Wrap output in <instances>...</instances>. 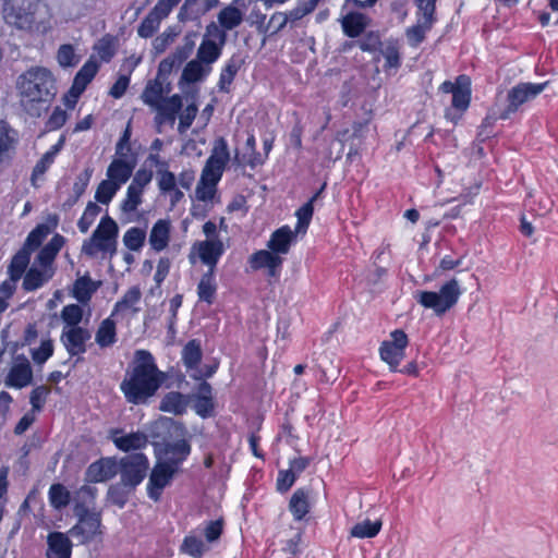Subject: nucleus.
Listing matches in <instances>:
<instances>
[{"mask_svg":"<svg viewBox=\"0 0 558 558\" xmlns=\"http://www.w3.org/2000/svg\"><path fill=\"white\" fill-rule=\"evenodd\" d=\"M134 364L130 377L121 383V390L129 402L145 403L160 387L162 373L158 371L153 355L145 350L135 352Z\"/></svg>","mask_w":558,"mask_h":558,"instance_id":"obj_1","label":"nucleus"},{"mask_svg":"<svg viewBox=\"0 0 558 558\" xmlns=\"http://www.w3.org/2000/svg\"><path fill=\"white\" fill-rule=\"evenodd\" d=\"M48 8L40 0H5L3 17L19 29L32 31L47 22Z\"/></svg>","mask_w":558,"mask_h":558,"instance_id":"obj_2","label":"nucleus"},{"mask_svg":"<svg viewBox=\"0 0 558 558\" xmlns=\"http://www.w3.org/2000/svg\"><path fill=\"white\" fill-rule=\"evenodd\" d=\"M21 95L31 102L49 101L56 94L54 80L44 68H32L19 78Z\"/></svg>","mask_w":558,"mask_h":558,"instance_id":"obj_3","label":"nucleus"},{"mask_svg":"<svg viewBox=\"0 0 558 558\" xmlns=\"http://www.w3.org/2000/svg\"><path fill=\"white\" fill-rule=\"evenodd\" d=\"M461 295L460 282L452 277L441 284L438 292L420 291L415 298L422 306L432 308L436 315L441 316L458 303Z\"/></svg>","mask_w":558,"mask_h":558,"instance_id":"obj_4","label":"nucleus"},{"mask_svg":"<svg viewBox=\"0 0 558 558\" xmlns=\"http://www.w3.org/2000/svg\"><path fill=\"white\" fill-rule=\"evenodd\" d=\"M118 232L117 222L109 216L102 217L90 239L84 241L82 252L90 257H94L97 252L113 255L117 252Z\"/></svg>","mask_w":558,"mask_h":558,"instance_id":"obj_5","label":"nucleus"},{"mask_svg":"<svg viewBox=\"0 0 558 558\" xmlns=\"http://www.w3.org/2000/svg\"><path fill=\"white\" fill-rule=\"evenodd\" d=\"M75 515L78 518L77 523L69 531L71 537L75 538L80 544L93 541L100 531V514L89 511L86 507L77 505L74 509Z\"/></svg>","mask_w":558,"mask_h":558,"instance_id":"obj_6","label":"nucleus"},{"mask_svg":"<svg viewBox=\"0 0 558 558\" xmlns=\"http://www.w3.org/2000/svg\"><path fill=\"white\" fill-rule=\"evenodd\" d=\"M148 460L143 453L125 456L118 462V473L121 474V483L134 488L146 476Z\"/></svg>","mask_w":558,"mask_h":558,"instance_id":"obj_7","label":"nucleus"},{"mask_svg":"<svg viewBox=\"0 0 558 558\" xmlns=\"http://www.w3.org/2000/svg\"><path fill=\"white\" fill-rule=\"evenodd\" d=\"M409 344L407 333L401 329L390 332V339L381 342L379 347V356L381 361L388 364L390 371H398V366L405 356V349Z\"/></svg>","mask_w":558,"mask_h":558,"instance_id":"obj_8","label":"nucleus"},{"mask_svg":"<svg viewBox=\"0 0 558 558\" xmlns=\"http://www.w3.org/2000/svg\"><path fill=\"white\" fill-rule=\"evenodd\" d=\"M547 83L542 84H533V83H521L517 86L512 87L508 92V101L509 105L506 109L500 111L501 119H508L509 116L518 110V108L526 101L534 99L537 95H539Z\"/></svg>","mask_w":558,"mask_h":558,"instance_id":"obj_9","label":"nucleus"},{"mask_svg":"<svg viewBox=\"0 0 558 558\" xmlns=\"http://www.w3.org/2000/svg\"><path fill=\"white\" fill-rule=\"evenodd\" d=\"M229 160L230 153L227 141L223 137H219L214 142L210 156L203 168V172L206 175L216 177L215 179H221Z\"/></svg>","mask_w":558,"mask_h":558,"instance_id":"obj_10","label":"nucleus"},{"mask_svg":"<svg viewBox=\"0 0 558 558\" xmlns=\"http://www.w3.org/2000/svg\"><path fill=\"white\" fill-rule=\"evenodd\" d=\"M90 332L80 326L63 328L61 333V342L65 347L70 355H78L86 352V342L90 339Z\"/></svg>","mask_w":558,"mask_h":558,"instance_id":"obj_11","label":"nucleus"},{"mask_svg":"<svg viewBox=\"0 0 558 558\" xmlns=\"http://www.w3.org/2000/svg\"><path fill=\"white\" fill-rule=\"evenodd\" d=\"M178 470L157 462L151 470L148 483V495L155 501L159 500L162 489L168 486Z\"/></svg>","mask_w":558,"mask_h":558,"instance_id":"obj_12","label":"nucleus"},{"mask_svg":"<svg viewBox=\"0 0 558 558\" xmlns=\"http://www.w3.org/2000/svg\"><path fill=\"white\" fill-rule=\"evenodd\" d=\"M365 129V123H355L353 124L352 130H344L343 132H341L338 138L331 143V147H339L336 158H339L341 156V153L343 151L345 144H349V157L357 154Z\"/></svg>","mask_w":558,"mask_h":558,"instance_id":"obj_13","label":"nucleus"},{"mask_svg":"<svg viewBox=\"0 0 558 558\" xmlns=\"http://www.w3.org/2000/svg\"><path fill=\"white\" fill-rule=\"evenodd\" d=\"M282 262L283 259L279 255L268 250H260L250 257V264L254 270L266 268L270 277L278 275Z\"/></svg>","mask_w":558,"mask_h":558,"instance_id":"obj_14","label":"nucleus"},{"mask_svg":"<svg viewBox=\"0 0 558 558\" xmlns=\"http://www.w3.org/2000/svg\"><path fill=\"white\" fill-rule=\"evenodd\" d=\"M191 446L185 440L168 442L159 462L178 470L179 464L190 454Z\"/></svg>","mask_w":558,"mask_h":558,"instance_id":"obj_15","label":"nucleus"},{"mask_svg":"<svg viewBox=\"0 0 558 558\" xmlns=\"http://www.w3.org/2000/svg\"><path fill=\"white\" fill-rule=\"evenodd\" d=\"M118 473V462L113 459H101L92 463L86 472L89 482L98 483L112 478Z\"/></svg>","mask_w":558,"mask_h":558,"instance_id":"obj_16","label":"nucleus"},{"mask_svg":"<svg viewBox=\"0 0 558 558\" xmlns=\"http://www.w3.org/2000/svg\"><path fill=\"white\" fill-rule=\"evenodd\" d=\"M47 558H70L72 544L66 534L52 532L47 536Z\"/></svg>","mask_w":558,"mask_h":558,"instance_id":"obj_17","label":"nucleus"},{"mask_svg":"<svg viewBox=\"0 0 558 558\" xmlns=\"http://www.w3.org/2000/svg\"><path fill=\"white\" fill-rule=\"evenodd\" d=\"M111 438L114 445L123 451L142 449L148 442L146 434L142 432L123 434L121 430H114Z\"/></svg>","mask_w":558,"mask_h":558,"instance_id":"obj_18","label":"nucleus"},{"mask_svg":"<svg viewBox=\"0 0 558 558\" xmlns=\"http://www.w3.org/2000/svg\"><path fill=\"white\" fill-rule=\"evenodd\" d=\"M201 260L209 266L208 271H215V266L223 253L222 242L219 240H207L197 244Z\"/></svg>","mask_w":558,"mask_h":558,"instance_id":"obj_19","label":"nucleus"},{"mask_svg":"<svg viewBox=\"0 0 558 558\" xmlns=\"http://www.w3.org/2000/svg\"><path fill=\"white\" fill-rule=\"evenodd\" d=\"M32 379L33 371L31 364L27 360L24 359L22 362L12 366L7 377L5 385L15 388H23L29 385Z\"/></svg>","mask_w":558,"mask_h":558,"instance_id":"obj_20","label":"nucleus"},{"mask_svg":"<svg viewBox=\"0 0 558 558\" xmlns=\"http://www.w3.org/2000/svg\"><path fill=\"white\" fill-rule=\"evenodd\" d=\"M296 233V230L293 232L289 227H282L272 233L267 246L276 255L287 254Z\"/></svg>","mask_w":558,"mask_h":558,"instance_id":"obj_21","label":"nucleus"},{"mask_svg":"<svg viewBox=\"0 0 558 558\" xmlns=\"http://www.w3.org/2000/svg\"><path fill=\"white\" fill-rule=\"evenodd\" d=\"M53 268H44L37 267L36 264L31 267L24 277L23 288L26 291H34L41 286H44L47 281H49L53 276Z\"/></svg>","mask_w":558,"mask_h":558,"instance_id":"obj_22","label":"nucleus"},{"mask_svg":"<svg viewBox=\"0 0 558 558\" xmlns=\"http://www.w3.org/2000/svg\"><path fill=\"white\" fill-rule=\"evenodd\" d=\"M98 71V63L89 59L76 73L72 84V95L80 97Z\"/></svg>","mask_w":558,"mask_h":558,"instance_id":"obj_23","label":"nucleus"},{"mask_svg":"<svg viewBox=\"0 0 558 558\" xmlns=\"http://www.w3.org/2000/svg\"><path fill=\"white\" fill-rule=\"evenodd\" d=\"M64 243L65 239L60 234H56L50 242L40 250L35 264L44 268H53V260Z\"/></svg>","mask_w":558,"mask_h":558,"instance_id":"obj_24","label":"nucleus"},{"mask_svg":"<svg viewBox=\"0 0 558 558\" xmlns=\"http://www.w3.org/2000/svg\"><path fill=\"white\" fill-rule=\"evenodd\" d=\"M239 2L240 0H233L231 4L225 7L217 15V22L227 32L234 29L243 22V13L235 7Z\"/></svg>","mask_w":558,"mask_h":558,"instance_id":"obj_25","label":"nucleus"},{"mask_svg":"<svg viewBox=\"0 0 558 558\" xmlns=\"http://www.w3.org/2000/svg\"><path fill=\"white\" fill-rule=\"evenodd\" d=\"M169 93L170 85L167 84L163 86L162 82H160L159 78H156L147 83L142 94V99L146 105L155 109L156 106L163 99V95Z\"/></svg>","mask_w":558,"mask_h":558,"instance_id":"obj_26","label":"nucleus"},{"mask_svg":"<svg viewBox=\"0 0 558 558\" xmlns=\"http://www.w3.org/2000/svg\"><path fill=\"white\" fill-rule=\"evenodd\" d=\"M134 166L123 159H114L107 169L108 180H112L119 187L132 175Z\"/></svg>","mask_w":558,"mask_h":558,"instance_id":"obj_27","label":"nucleus"},{"mask_svg":"<svg viewBox=\"0 0 558 558\" xmlns=\"http://www.w3.org/2000/svg\"><path fill=\"white\" fill-rule=\"evenodd\" d=\"M368 25V19L362 13H349L342 19V28L347 36L357 37Z\"/></svg>","mask_w":558,"mask_h":558,"instance_id":"obj_28","label":"nucleus"},{"mask_svg":"<svg viewBox=\"0 0 558 558\" xmlns=\"http://www.w3.org/2000/svg\"><path fill=\"white\" fill-rule=\"evenodd\" d=\"M187 401L185 397L177 391L168 392L161 400L159 410L174 415H181L186 411Z\"/></svg>","mask_w":558,"mask_h":558,"instance_id":"obj_29","label":"nucleus"},{"mask_svg":"<svg viewBox=\"0 0 558 558\" xmlns=\"http://www.w3.org/2000/svg\"><path fill=\"white\" fill-rule=\"evenodd\" d=\"M310 494L303 488L296 489L289 502V510L293 514L294 519L302 520L310 511Z\"/></svg>","mask_w":558,"mask_h":558,"instance_id":"obj_30","label":"nucleus"},{"mask_svg":"<svg viewBox=\"0 0 558 558\" xmlns=\"http://www.w3.org/2000/svg\"><path fill=\"white\" fill-rule=\"evenodd\" d=\"M471 81L466 75L458 76V87L452 95V106L460 110H465L470 104Z\"/></svg>","mask_w":558,"mask_h":558,"instance_id":"obj_31","label":"nucleus"},{"mask_svg":"<svg viewBox=\"0 0 558 558\" xmlns=\"http://www.w3.org/2000/svg\"><path fill=\"white\" fill-rule=\"evenodd\" d=\"M169 233H170V223L167 220H158L149 235V243L151 247L156 251L163 250L169 242Z\"/></svg>","mask_w":558,"mask_h":558,"instance_id":"obj_32","label":"nucleus"},{"mask_svg":"<svg viewBox=\"0 0 558 558\" xmlns=\"http://www.w3.org/2000/svg\"><path fill=\"white\" fill-rule=\"evenodd\" d=\"M211 71V66L204 64L197 59L186 63L181 80L186 83H195L205 78Z\"/></svg>","mask_w":558,"mask_h":558,"instance_id":"obj_33","label":"nucleus"},{"mask_svg":"<svg viewBox=\"0 0 558 558\" xmlns=\"http://www.w3.org/2000/svg\"><path fill=\"white\" fill-rule=\"evenodd\" d=\"M383 521L380 519L371 521L368 519L357 522L350 530V535L356 538L375 537L381 530Z\"/></svg>","mask_w":558,"mask_h":558,"instance_id":"obj_34","label":"nucleus"},{"mask_svg":"<svg viewBox=\"0 0 558 558\" xmlns=\"http://www.w3.org/2000/svg\"><path fill=\"white\" fill-rule=\"evenodd\" d=\"M215 178L216 177L206 175V173L202 171L201 179L195 190V196L198 201L208 202L214 198L217 183L220 180Z\"/></svg>","mask_w":558,"mask_h":558,"instance_id":"obj_35","label":"nucleus"},{"mask_svg":"<svg viewBox=\"0 0 558 558\" xmlns=\"http://www.w3.org/2000/svg\"><path fill=\"white\" fill-rule=\"evenodd\" d=\"M222 48L211 40H203L198 47L196 59L206 65L211 66L221 56Z\"/></svg>","mask_w":558,"mask_h":558,"instance_id":"obj_36","label":"nucleus"},{"mask_svg":"<svg viewBox=\"0 0 558 558\" xmlns=\"http://www.w3.org/2000/svg\"><path fill=\"white\" fill-rule=\"evenodd\" d=\"M98 286L88 276L80 277L74 283V296L78 302L86 303L96 292Z\"/></svg>","mask_w":558,"mask_h":558,"instance_id":"obj_37","label":"nucleus"},{"mask_svg":"<svg viewBox=\"0 0 558 558\" xmlns=\"http://www.w3.org/2000/svg\"><path fill=\"white\" fill-rule=\"evenodd\" d=\"M243 60L239 56H232L226 66L222 69L219 78L220 90L228 92V87L232 83L235 74L240 70Z\"/></svg>","mask_w":558,"mask_h":558,"instance_id":"obj_38","label":"nucleus"},{"mask_svg":"<svg viewBox=\"0 0 558 558\" xmlns=\"http://www.w3.org/2000/svg\"><path fill=\"white\" fill-rule=\"evenodd\" d=\"M324 187L325 185L306 204L298 209L295 214L298 217L296 232H306L314 211L313 203L318 198Z\"/></svg>","mask_w":558,"mask_h":558,"instance_id":"obj_39","label":"nucleus"},{"mask_svg":"<svg viewBox=\"0 0 558 558\" xmlns=\"http://www.w3.org/2000/svg\"><path fill=\"white\" fill-rule=\"evenodd\" d=\"M31 254L21 248L12 258L9 265L8 272L13 280H20L22 275L25 272L27 265L29 264Z\"/></svg>","mask_w":558,"mask_h":558,"instance_id":"obj_40","label":"nucleus"},{"mask_svg":"<svg viewBox=\"0 0 558 558\" xmlns=\"http://www.w3.org/2000/svg\"><path fill=\"white\" fill-rule=\"evenodd\" d=\"M216 288L217 286L214 278V271H207L203 275L197 287L199 300L211 304L215 298Z\"/></svg>","mask_w":558,"mask_h":558,"instance_id":"obj_41","label":"nucleus"},{"mask_svg":"<svg viewBox=\"0 0 558 558\" xmlns=\"http://www.w3.org/2000/svg\"><path fill=\"white\" fill-rule=\"evenodd\" d=\"M207 550L204 542L195 535H187L181 545V551L193 558H202Z\"/></svg>","mask_w":558,"mask_h":558,"instance_id":"obj_42","label":"nucleus"},{"mask_svg":"<svg viewBox=\"0 0 558 558\" xmlns=\"http://www.w3.org/2000/svg\"><path fill=\"white\" fill-rule=\"evenodd\" d=\"M116 340V324L112 319H105L96 333V341L100 347L111 345Z\"/></svg>","mask_w":558,"mask_h":558,"instance_id":"obj_43","label":"nucleus"},{"mask_svg":"<svg viewBox=\"0 0 558 558\" xmlns=\"http://www.w3.org/2000/svg\"><path fill=\"white\" fill-rule=\"evenodd\" d=\"M50 233V228L47 225L37 226L27 236L23 250L29 254L37 250L43 243L44 239Z\"/></svg>","mask_w":558,"mask_h":558,"instance_id":"obj_44","label":"nucleus"},{"mask_svg":"<svg viewBox=\"0 0 558 558\" xmlns=\"http://www.w3.org/2000/svg\"><path fill=\"white\" fill-rule=\"evenodd\" d=\"M162 20L163 17L159 13L151 10L138 26V35L143 38L151 37Z\"/></svg>","mask_w":558,"mask_h":558,"instance_id":"obj_45","label":"nucleus"},{"mask_svg":"<svg viewBox=\"0 0 558 558\" xmlns=\"http://www.w3.org/2000/svg\"><path fill=\"white\" fill-rule=\"evenodd\" d=\"M49 500L56 509H62L70 502V492L62 484H52L49 489Z\"/></svg>","mask_w":558,"mask_h":558,"instance_id":"obj_46","label":"nucleus"},{"mask_svg":"<svg viewBox=\"0 0 558 558\" xmlns=\"http://www.w3.org/2000/svg\"><path fill=\"white\" fill-rule=\"evenodd\" d=\"M432 26L433 23H429L428 20L424 21L417 17V23L407 31V37L410 44L412 46L421 44L425 38V34L432 28Z\"/></svg>","mask_w":558,"mask_h":558,"instance_id":"obj_47","label":"nucleus"},{"mask_svg":"<svg viewBox=\"0 0 558 558\" xmlns=\"http://www.w3.org/2000/svg\"><path fill=\"white\" fill-rule=\"evenodd\" d=\"M182 357L187 368H194L202 359L201 345L196 340H191L184 347Z\"/></svg>","mask_w":558,"mask_h":558,"instance_id":"obj_48","label":"nucleus"},{"mask_svg":"<svg viewBox=\"0 0 558 558\" xmlns=\"http://www.w3.org/2000/svg\"><path fill=\"white\" fill-rule=\"evenodd\" d=\"M120 187L112 180H102L95 193V199L101 204H109Z\"/></svg>","mask_w":558,"mask_h":558,"instance_id":"obj_49","label":"nucleus"},{"mask_svg":"<svg viewBox=\"0 0 558 558\" xmlns=\"http://www.w3.org/2000/svg\"><path fill=\"white\" fill-rule=\"evenodd\" d=\"M182 108V99L179 95L163 98L155 108L159 116L177 114Z\"/></svg>","mask_w":558,"mask_h":558,"instance_id":"obj_50","label":"nucleus"},{"mask_svg":"<svg viewBox=\"0 0 558 558\" xmlns=\"http://www.w3.org/2000/svg\"><path fill=\"white\" fill-rule=\"evenodd\" d=\"M61 318L65 323V326L63 328L78 326L83 318V310L77 304L66 305L61 311Z\"/></svg>","mask_w":558,"mask_h":558,"instance_id":"obj_51","label":"nucleus"},{"mask_svg":"<svg viewBox=\"0 0 558 558\" xmlns=\"http://www.w3.org/2000/svg\"><path fill=\"white\" fill-rule=\"evenodd\" d=\"M227 31L217 22H211L206 26L203 40H211L216 45L223 47L227 43Z\"/></svg>","mask_w":558,"mask_h":558,"instance_id":"obj_52","label":"nucleus"},{"mask_svg":"<svg viewBox=\"0 0 558 558\" xmlns=\"http://www.w3.org/2000/svg\"><path fill=\"white\" fill-rule=\"evenodd\" d=\"M145 236L144 230L134 227L125 232L123 243L129 250L138 251L144 244Z\"/></svg>","mask_w":558,"mask_h":558,"instance_id":"obj_53","label":"nucleus"},{"mask_svg":"<svg viewBox=\"0 0 558 558\" xmlns=\"http://www.w3.org/2000/svg\"><path fill=\"white\" fill-rule=\"evenodd\" d=\"M100 211L101 208L96 203L89 202L87 204L83 216L77 222V227L82 233H86L88 231Z\"/></svg>","mask_w":558,"mask_h":558,"instance_id":"obj_54","label":"nucleus"},{"mask_svg":"<svg viewBox=\"0 0 558 558\" xmlns=\"http://www.w3.org/2000/svg\"><path fill=\"white\" fill-rule=\"evenodd\" d=\"M142 190L129 185L126 192V198L121 204V210L124 213H133L137 209L138 205L142 204Z\"/></svg>","mask_w":558,"mask_h":558,"instance_id":"obj_55","label":"nucleus"},{"mask_svg":"<svg viewBox=\"0 0 558 558\" xmlns=\"http://www.w3.org/2000/svg\"><path fill=\"white\" fill-rule=\"evenodd\" d=\"M202 0H185L180 8L178 17L181 22L195 20L199 16Z\"/></svg>","mask_w":558,"mask_h":558,"instance_id":"obj_56","label":"nucleus"},{"mask_svg":"<svg viewBox=\"0 0 558 558\" xmlns=\"http://www.w3.org/2000/svg\"><path fill=\"white\" fill-rule=\"evenodd\" d=\"M158 187L161 193H170V191L177 187V178L174 173L169 171L167 168H159L157 170Z\"/></svg>","mask_w":558,"mask_h":558,"instance_id":"obj_57","label":"nucleus"},{"mask_svg":"<svg viewBox=\"0 0 558 558\" xmlns=\"http://www.w3.org/2000/svg\"><path fill=\"white\" fill-rule=\"evenodd\" d=\"M141 296H142V293H141L140 288L132 287L131 289H129L125 292L122 300L116 304L112 315H114L116 313H118L121 310L133 306L141 300Z\"/></svg>","mask_w":558,"mask_h":558,"instance_id":"obj_58","label":"nucleus"},{"mask_svg":"<svg viewBox=\"0 0 558 558\" xmlns=\"http://www.w3.org/2000/svg\"><path fill=\"white\" fill-rule=\"evenodd\" d=\"M53 161H54V151H47L40 158V160L34 167V170L32 173L33 185H36V181L45 174V172L53 163Z\"/></svg>","mask_w":558,"mask_h":558,"instance_id":"obj_59","label":"nucleus"},{"mask_svg":"<svg viewBox=\"0 0 558 558\" xmlns=\"http://www.w3.org/2000/svg\"><path fill=\"white\" fill-rule=\"evenodd\" d=\"M93 170L92 169H85L78 177L76 178V181L73 184V193L75 195L74 202H76L85 192L89 180L92 178Z\"/></svg>","mask_w":558,"mask_h":558,"instance_id":"obj_60","label":"nucleus"},{"mask_svg":"<svg viewBox=\"0 0 558 558\" xmlns=\"http://www.w3.org/2000/svg\"><path fill=\"white\" fill-rule=\"evenodd\" d=\"M417 8H418V19H422L424 21L428 20L429 23L434 24L435 17V9H436V1L435 0H416Z\"/></svg>","mask_w":558,"mask_h":558,"instance_id":"obj_61","label":"nucleus"},{"mask_svg":"<svg viewBox=\"0 0 558 558\" xmlns=\"http://www.w3.org/2000/svg\"><path fill=\"white\" fill-rule=\"evenodd\" d=\"M50 392V389L46 386H39L36 387L31 392V403L34 411L41 410L44 403L46 402V399Z\"/></svg>","mask_w":558,"mask_h":558,"instance_id":"obj_62","label":"nucleus"},{"mask_svg":"<svg viewBox=\"0 0 558 558\" xmlns=\"http://www.w3.org/2000/svg\"><path fill=\"white\" fill-rule=\"evenodd\" d=\"M197 113L196 105H189L180 116L179 132L184 133L193 123Z\"/></svg>","mask_w":558,"mask_h":558,"instance_id":"obj_63","label":"nucleus"},{"mask_svg":"<svg viewBox=\"0 0 558 558\" xmlns=\"http://www.w3.org/2000/svg\"><path fill=\"white\" fill-rule=\"evenodd\" d=\"M223 521L221 519L216 521H210L204 530L205 537L208 543H214L218 541L222 533Z\"/></svg>","mask_w":558,"mask_h":558,"instance_id":"obj_64","label":"nucleus"}]
</instances>
